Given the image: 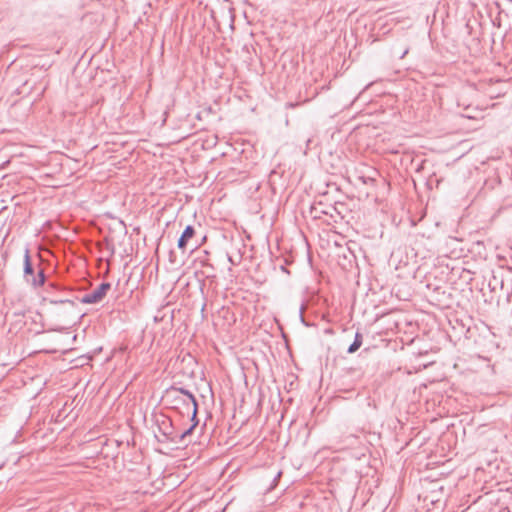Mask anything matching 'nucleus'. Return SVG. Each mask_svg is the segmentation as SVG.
Listing matches in <instances>:
<instances>
[{"instance_id":"nucleus-1","label":"nucleus","mask_w":512,"mask_h":512,"mask_svg":"<svg viewBox=\"0 0 512 512\" xmlns=\"http://www.w3.org/2000/svg\"><path fill=\"white\" fill-rule=\"evenodd\" d=\"M198 420L192 421L190 427L186 429H179L173 425V422L168 417H163L161 421H158V431L156 434L159 442H171L179 444L185 440V438L192 433L194 428L198 425Z\"/></svg>"},{"instance_id":"nucleus-2","label":"nucleus","mask_w":512,"mask_h":512,"mask_svg":"<svg viewBox=\"0 0 512 512\" xmlns=\"http://www.w3.org/2000/svg\"><path fill=\"white\" fill-rule=\"evenodd\" d=\"M163 400H181L182 405L184 407V411H181V413L187 414V416L191 415V421L198 420V403L195 396L189 390L182 387H170L165 391V394L163 395Z\"/></svg>"},{"instance_id":"nucleus-3","label":"nucleus","mask_w":512,"mask_h":512,"mask_svg":"<svg viewBox=\"0 0 512 512\" xmlns=\"http://www.w3.org/2000/svg\"><path fill=\"white\" fill-rule=\"evenodd\" d=\"M133 462L134 467H130V482L135 481L138 487H130V493L136 495H146L148 493L149 483V465L141 460V455H136Z\"/></svg>"},{"instance_id":"nucleus-4","label":"nucleus","mask_w":512,"mask_h":512,"mask_svg":"<svg viewBox=\"0 0 512 512\" xmlns=\"http://www.w3.org/2000/svg\"><path fill=\"white\" fill-rule=\"evenodd\" d=\"M310 214L314 219H321L327 224L336 223L339 219H342L340 212L335 206L325 204L322 201L315 202L311 206Z\"/></svg>"},{"instance_id":"nucleus-5","label":"nucleus","mask_w":512,"mask_h":512,"mask_svg":"<svg viewBox=\"0 0 512 512\" xmlns=\"http://www.w3.org/2000/svg\"><path fill=\"white\" fill-rule=\"evenodd\" d=\"M109 289L110 285L107 283H103L97 289L85 295L82 299V302L87 304L98 303L103 300Z\"/></svg>"},{"instance_id":"nucleus-6","label":"nucleus","mask_w":512,"mask_h":512,"mask_svg":"<svg viewBox=\"0 0 512 512\" xmlns=\"http://www.w3.org/2000/svg\"><path fill=\"white\" fill-rule=\"evenodd\" d=\"M368 173H365L361 170L355 171V177L358 181H360L364 185H374L376 182V176L378 175V171L374 168L365 167Z\"/></svg>"},{"instance_id":"nucleus-7","label":"nucleus","mask_w":512,"mask_h":512,"mask_svg":"<svg viewBox=\"0 0 512 512\" xmlns=\"http://www.w3.org/2000/svg\"><path fill=\"white\" fill-rule=\"evenodd\" d=\"M195 235V229L192 225H187L178 239L177 247L185 251L188 241Z\"/></svg>"},{"instance_id":"nucleus-8","label":"nucleus","mask_w":512,"mask_h":512,"mask_svg":"<svg viewBox=\"0 0 512 512\" xmlns=\"http://www.w3.org/2000/svg\"><path fill=\"white\" fill-rule=\"evenodd\" d=\"M363 343V335L360 331H357L354 336L353 342L350 344V346L347 349V353L353 354L355 353L362 345Z\"/></svg>"},{"instance_id":"nucleus-9","label":"nucleus","mask_w":512,"mask_h":512,"mask_svg":"<svg viewBox=\"0 0 512 512\" xmlns=\"http://www.w3.org/2000/svg\"><path fill=\"white\" fill-rule=\"evenodd\" d=\"M357 436L354 434H349L347 436H342L341 440H339V444H343V446H354L357 442Z\"/></svg>"},{"instance_id":"nucleus-10","label":"nucleus","mask_w":512,"mask_h":512,"mask_svg":"<svg viewBox=\"0 0 512 512\" xmlns=\"http://www.w3.org/2000/svg\"><path fill=\"white\" fill-rule=\"evenodd\" d=\"M24 271L26 274L32 273V266H31L30 257L28 254H26L24 257Z\"/></svg>"},{"instance_id":"nucleus-11","label":"nucleus","mask_w":512,"mask_h":512,"mask_svg":"<svg viewBox=\"0 0 512 512\" xmlns=\"http://www.w3.org/2000/svg\"><path fill=\"white\" fill-rule=\"evenodd\" d=\"M165 402L168 404H171L172 405L171 407L175 408V409H178L180 404L182 405L181 400H170V401H165Z\"/></svg>"},{"instance_id":"nucleus-12","label":"nucleus","mask_w":512,"mask_h":512,"mask_svg":"<svg viewBox=\"0 0 512 512\" xmlns=\"http://www.w3.org/2000/svg\"><path fill=\"white\" fill-rule=\"evenodd\" d=\"M281 475H282V472H281V471H278V472L275 474V476H274V478H273V485L271 486V489H273V488L277 485V481H278V479L281 477Z\"/></svg>"},{"instance_id":"nucleus-13","label":"nucleus","mask_w":512,"mask_h":512,"mask_svg":"<svg viewBox=\"0 0 512 512\" xmlns=\"http://www.w3.org/2000/svg\"><path fill=\"white\" fill-rule=\"evenodd\" d=\"M43 282H44V277H43V274L41 272V273H39V284H43Z\"/></svg>"},{"instance_id":"nucleus-14","label":"nucleus","mask_w":512,"mask_h":512,"mask_svg":"<svg viewBox=\"0 0 512 512\" xmlns=\"http://www.w3.org/2000/svg\"><path fill=\"white\" fill-rule=\"evenodd\" d=\"M408 51H409V49H408V48H406V49L402 52V54L400 55V58H401V59H402V58H404V57H405V55L408 53Z\"/></svg>"},{"instance_id":"nucleus-15","label":"nucleus","mask_w":512,"mask_h":512,"mask_svg":"<svg viewBox=\"0 0 512 512\" xmlns=\"http://www.w3.org/2000/svg\"><path fill=\"white\" fill-rule=\"evenodd\" d=\"M134 297V291H130V299Z\"/></svg>"},{"instance_id":"nucleus-16","label":"nucleus","mask_w":512,"mask_h":512,"mask_svg":"<svg viewBox=\"0 0 512 512\" xmlns=\"http://www.w3.org/2000/svg\"><path fill=\"white\" fill-rule=\"evenodd\" d=\"M134 231H135V232H137V233H139L140 228H139V227H136V228H134Z\"/></svg>"},{"instance_id":"nucleus-17","label":"nucleus","mask_w":512,"mask_h":512,"mask_svg":"<svg viewBox=\"0 0 512 512\" xmlns=\"http://www.w3.org/2000/svg\"><path fill=\"white\" fill-rule=\"evenodd\" d=\"M135 298H136L137 300H139V292H136V294H135Z\"/></svg>"},{"instance_id":"nucleus-18","label":"nucleus","mask_w":512,"mask_h":512,"mask_svg":"<svg viewBox=\"0 0 512 512\" xmlns=\"http://www.w3.org/2000/svg\"><path fill=\"white\" fill-rule=\"evenodd\" d=\"M281 269H282V271H284V272H287V273H288V271L286 270V268H285L284 266H281Z\"/></svg>"},{"instance_id":"nucleus-19","label":"nucleus","mask_w":512,"mask_h":512,"mask_svg":"<svg viewBox=\"0 0 512 512\" xmlns=\"http://www.w3.org/2000/svg\"><path fill=\"white\" fill-rule=\"evenodd\" d=\"M508 1L512 3V0H508Z\"/></svg>"}]
</instances>
